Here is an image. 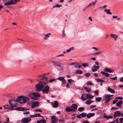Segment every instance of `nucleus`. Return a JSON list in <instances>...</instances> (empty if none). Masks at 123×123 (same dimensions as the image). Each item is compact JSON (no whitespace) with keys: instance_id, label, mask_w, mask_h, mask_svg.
Returning <instances> with one entry per match:
<instances>
[{"instance_id":"nucleus-1","label":"nucleus","mask_w":123,"mask_h":123,"mask_svg":"<svg viewBox=\"0 0 123 123\" xmlns=\"http://www.w3.org/2000/svg\"><path fill=\"white\" fill-rule=\"evenodd\" d=\"M38 81H40L36 85L35 87L37 92H39L42 90L44 86L46 85V82L48 81L47 78L45 76H43L40 80H38Z\"/></svg>"},{"instance_id":"nucleus-2","label":"nucleus","mask_w":123,"mask_h":123,"mask_svg":"<svg viewBox=\"0 0 123 123\" xmlns=\"http://www.w3.org/2000/svg\"><path fill=\"white\" fill-rule=\"evenodd\" d=\"M29 99L28 97L24 96H20L16 99L17 102H18L21 104H22L28 101Z\"/></svg>"},{"instance_id":"nucleus-3","label":"nucleus","mask_w":123,"mask_h":123,"mask_svg":"<svg viewBox=\"0 0 123 123\" xmlns=\"http://www.w3.org/2000/svg\"><path fill=\"white\" fill-rule=\"evenodd\" d=\"M31 119L30 117H24L21 120V122L22 123H28L30 122Z\"/></svg>"},{"instance_id":"nucleus-4","label":"nucleus","mask_w":123,"mask_h":123,"mask_svg":"<svg viewBox=\"0 0 123 123\" xmlns=\"http://www.w3.org/2000/svg\"><path fill=\"white\" fill-rule=\"evenodd\" d=\"M42 92L44 94H47L49 90V87L48 85L46 86L42 90Z\"/></svg>"},{"instance_id":"nucleus-5","label":"nucleus","mask_w":123,"mask_h":123,"mask_svg":"<svg viewBox=\"0 0 123 123\" xmlns=\"http://www.w3.org/2000/svg\"><path fill=\"white\" fill-rule=\"evenodd\" d=\"M41 96L38 93H34L33 96L31 98V99L34 100H37L38 99V98Z\"/></svg>"},{"instance_id":"nucleus-6","label":"nucleus","mask_w":123,"mask_h":123,"mask_svg":"<svg viewBox=\"0 0 123 123\" xmlns=\"http://www.w3.org/2000/svg\"><path fill=\"white\" fill-rule=\"evenodd\" d=\"M51 122L52 123H57V118L55 116H52L51 118Z\"/></svg>"},{"instance_id":"nucleus-7","label":"nucleus","mask_w":123,"mask_h":123,"mask_svg":"<svg viewBox=\"0 0 123 123\" xmlns=\"http://www.w3.org/2000/svg\"><path fill=\"white\" fill-rule=\"evenodd\" d=\"M121 115V113L120 111H117L114 112L113 116L114 117L116 118L117 117H120Z\"/></svg>"},{"instance_id":"nucleus-8","label":"nucleus","mask_w":123,"mask_h":123,"mask_svg":"<svg viewBox=\"0 0 123 123\" xmlns=\"http://www.w3.org/2000/svg\"><path fill=\"white\" fill-rule=\"evenodd\" d=\"M78 107L77 105L75 104H72L71 106L73 111H75L77 110Z\"/></svg>"},{"instance_id":"nucleus-9","label":"nucleus","mask_w":123,"mask_h":123,"mask_svg":"<svg viewBox=\"0 0 123 123\" xmlns=\"http://www.w3.org/2000/svg\"><path fill=\"white\" fill-rule=\"evenodd\" d=\"M86 115V114L84 112H83L80 115H77L76 117L78 118H80L82 117H84Z\"/></svg>"},{"instance_id":"nucleus-10","label":"nucleus","mask_w":123,"mask_h":123,"mask_svg":"<svg viewBox=\"0 0 123 123\" xmlns=\"http://www.w3.org/2000/svg\"><path fill=\"white\" fill-rule=\"evenodd\" d=\"M15 3L13 2L12 0H11L10 1H8L4 4L5 6L10 5H11L15 4Z\"/></svg>"},{"instance_id":"nucleus-11","label":"nucleus","mask_w":123,"mask_h":123,"mask_svg":"<svg viewBox=\"0 0 123 123\" xmlns=\"http://www.w3.org/2000/svg\"><path fill=\"white\" fill-rule=\"evenodd\" d=\"M94 95H92L89 93H86L85 94V96L86 97L87 99V98L89 99H91L92 98Z\"/></svg>"},{"instance_id":"nucleus-12","label":"nucleus","mask_w":123,"mask_h":123,"mask_svg":"<svg viewBox=\"0 0 123 123\" xmlns=\"http://www.w3.org/2000/svg\"><path fill=\"white\" fill-rule=\"evenodd\" d=\"M52 62L53 63L54 66H56L57 67H58L60 64V62H57L54 61H52Z\"/></svg>"},{"instance_id":"nucleus-13","label":"nucleus","mask_w":123,"mask_h":123,"mask_svg":"<svg viewBox=\"0 0 123 123\" xmlns=\"http://www.w3.org/2000/svg\"><path fill=\"white\" fill-rule=\"evenodd\" d=\"M39 103L37 101L33 102L31 105V107L32 108H34V106H37L39 105Z\"/></svg>"},{"instance_id":"nucleus-14","label":"nucleus","mask_w":123,"mask_h":123,"mask_svg":"<svg viewBox=\"0 0 123 123\" xmlns=\"http://www.w3.org/2000/svg\"><path fill=\"white\" fill-rule=\"evenodd\" d=\"M16 102H17L16 101V100H15L13 99L10 100H9V102L10 106H12V104H13V103H15Z\"/></svg>"},{"instance_id":"nucleus-15","label":"nucleus","mask_w":123,"mask_h":123,"mask_svg":"<svg viewBox=\"0 0 123 123\" xmlns=\"http://www.w3.org/2000/svg\"><path fill=\"white\" fill-rule=\"evenodd\" d=\"M95 114L93 113H89L86 114V117L88 118H90L91 117L94 116Z\"/></svg>"},{"instance_id":"nucleus-16","label":"nucleus","mask_w":123,"mask_h":123,"mask_svg":"<svg viewBox=\"0 0 123 123\" xmlns=\"http://www.w3.org/2000/svg\"><path fill=\"white\" fill-rule=\"evenodd\" d=\"M72 109L71 107H70L69 106L66 107L65 110L66 112L73 111V110Z\"/></svg>"},{"instance_id":"nucleus-17","label":"nucleus","mask_w":123,"mask_h":123,"mask_svg":"<svg viewBox=\"0 0 123 123\" xmlns=\"http://www.w3.org/2000/svg\"><path fill=\"white\" fill-rule=\"evenodd\" d=\"M58 106V103L57 101H55L54 102V103L53 104V107L55 108H57Z\"/></svg>"},{"instance_id":"nucleus-18","label":"nucleus","mask_w":123,"mask_h":123,"mask_svg":"<svg viewBox=\"0 0 123 123\" xmlns=\"http://www.w3.org/2000/svg\"><path fill=\"white\" fill-rule=\"evenodd\" d=\"M37 123H46V121L44 119L42 118L40 121H37Z\"/></svg>"},{"instance_id":"nucleus-19","label":"nucleus","mask_w":123,"mask_h":123,"mask_svg":"<svg viewBox=\"0 0 123 123\" xmlns=\"http://www.w3.org/2000/svg\"><path fill=\"white\" fill-rule=\"evenodd\" d=\"M111 37L114 38L115 40H117L118 38L117 35L115 34H111Z\"/></svg>"},{"instance_id":"nucleus-20","label":"nucleus","mask_w":123,"mask_h":123,"mask_svg":"<svg viewBox=\"0 0 123 123\" xmlns=\"http://www.w3.org/2000/svg\"><path fill=\"white\" fill-rule=\"evenodd\" d=\"M3 107L5 109H7L8 110H12V109L11 107H9L8 105H4Z\"/></svg>"},{"instance_id":"nucleus-21","label":"nucleus","mask_w":123,"mask_h":123,"mask_svg":"<svg viewBox=\"0 0 123 123\" xmlns=\"http://www.w3.org/2000/svg\"><path fill=\"white\" fill-rule=\"evenodd\" d=\"M106 101L104 103V104H106V103H108V94H106L103 98Z\"/></svg>"},{"instance_id":"nucleus-22","label":"nucleus","mask_w":123,"mask_h":123,"mask_svg":"<svg viewBox=\"0 0 123 123\" xmlns=\"http://www.w3.org/2000/svg\"><path fill=\"white\" fill-rule=\"evenodd\" d=\"M51 35V34L50 33L46 34L45 35V37H44V39H46L48 37H50L49 35Z\"/></svg>"},{"instance_id":"nucleus-23","label":"nucleus","mask_w":123,"mask_h":123,"mask_svg":"<svg viewBox=\"0 0 123 123\" xmlns=\"http://www.w3.org/2000/svg\"><path fill=\"white\" fill-rule=\"evenodd\" d=\"M75 73L77 74H82L83 73V72L80 70H78L76 71Z\"/></svg>"},{"instance_id":"nucleus-24","label":"nucleus","mask_w":123,"mask_h":123,"mask_svg":"<svg viewBox=\"0 0 123 123\" xmlns=\"http://www.w3.org/2000/svg\"><path fill=\"white\" fill-rule=\"evenodd\" d=\"M22 107H18L15 108L14 109H13L12 110L22 111Z\"/></svg>"},{"instance_id":"nucleus-25","label":"nucleus","mask_w":123,"mask_h":123,"mask_svg":"<svg viewBox=\"0 0 123 123\" xmlns=\"http://www.w3.org/2000/svg\"><path fill=\"white\" fill-rule=\"evenodd\" d=\"M68 83L70 84V85H72L74 82V81L72 79H69L68 80Z\"/></svg>"},{"instance_id":"nucleus-26","label":"nucleus","mask_w":123,"mask_h":123,"mask_svg":"<svg viewBox=\"0 0 123 123\" xmlns=\"http://www.w3.org/2000/svg\"><path fill=\"white\" fill-rule=\"evenodd\" d=\"M123 103V102L122 101H120L118 102L116 104V105L118 107H119V106L121 105Z\"/></svg>"},{"instance_id":"nucleus-27","label":"nucleus","mask_w":123,"mask_h":123,"mask_svg":"<svg viewBox=\"0 0 123 123\" xmlns=\"http://www.w3.org/2000/svg\"><path fill=\"white\" fill-rule=\"evenodd\" d=\"M108 91L112 93H114L115 92V91L114 90L111 89L110 87H108Z\"/></svg>"},{"instance_id":"nucleus-28","label":"nucleus","mask_w":123,"mask_h":123,"mask_svg":"<svg viewBox=\"0 0 123 123\" xmlns=\"http://www.w3.org/2000/svg\"><path fill=\"white\" fill-rule=\"evenodd\" d=\"M84 95V94H83L81 96V98L82 100H85L87 99L86 97L85 96V97Z\"/></svg>"},{"instance_id":"nucleus-29","label":"nucleus","mask_w":123,"mask_h":123,"mask_svg":"<svg viewBox=\"0 0 123 123\" xmlns=\"http://www.w3.org/2000/svg\"><path fill=\"white\" fill-rule=\"evenodd\" d=\"M57 67V69L59 71H61L63 69V67L62 66H61L60 64Z\"/></svg>"},{"instance_id":"nucleus-30","label":"nucleus","mask_w":123,"mask_h":123,"mask_svg":"<svg viewBox=\"0 0 123 123\" xmlns=\"http://www.w3.org/2000/svg\"><path fill=\"white\" fill-rule=\"evenodd\" d=\"M85 110V108L84 107H81L79 108L78 109V111L80 112H81Z\"/></svg>"},{"instance_id":"nucleus-31","label":"nucleus","mask_w":123,"mask_h":123,"mask_svg":"<svg viewBox=\"0 0 123 123\" xmlns=\"http://www.w3.org/2000/svg\"><path fill=\"white\" fill-rule=\"evenodd\" d=\"M50 74V73H45V74H41V75H37V76L38 77H39V78H40V77H41V76H42V77L43 76H44L45 75H47V74Z\"/></svg>"},{"instance_id":"nucleus-32","label":"nucleus","mask_w":123,"mask_h":123,"mask_svg":"<svg viewBox=\"0 0 123 123\" xmlns=\"http://www.w3.org/2000/svg\"><path fill=\"white\" fill-rule=\"evenodd\" d=\"M114 69L113 68H108V73H112L114 71Z\"/></svg>"},{"instance_id":"nucleus-33","label":"nucleus","mask_w":123,"mask_h":123,"mask_svg":"<svg viewBox=\"0 0 123 123\" xmlns=\"http://www.w3.org/2000/svg\"><path fill=\"white\" fill-rule=\"evenodd\" d=\"M87 85H90V86H92V85H93V84L92 82L89 81H87V82L86 83Z\"/></svg>"},{"instance_id":"nucleus-34","label":"nucleus","mask_w":123,"mask_h":123,"mask_svg":"<svg viewBox=\"0 0 123 123\" xmlns=\"http://www.w3.org/2000/svg\"><path fill=\"white\" fill-rule=\"evenodd\" d=\"M102 99V98L100 97H98L97 98L96 97L95 99L96 101L98 102H99Z\"/></svg>"},{"instance_id":"nucleus-35","label":"nucleus","mask_w":123,"mask_h":123,"mask_svg":"<svg viewBox=\"0 0 123 123\" xmlns=\"http://www.w3.org/2000/svg\"><path fill=\"white\" fill-rule=\"evenodd\" d=\"M33 93H31L29 94L28 95V96L29 97H31V98L33 96Z\"/></svg>"},{"instance_id":"nucleus-36","label":"nucleus","mask_w":123,"mask_h":123,"mask_svg":"<svg viewBox=\"0 0 123 123\" xmlns=\"http://www.w3.org/2000/svg\"><path fill=\"white\" fill-rule=\"evenodd\" d=\"M18 106V105L16 103H15L14 105L12 104V106H11L10 107H11L12 109V110L13 109V108L16 107Z\"/></svg>"},{"instance_id":"nucleus-37","label":"nucleus","mask_w":123,"mask_h":123,"mask_svg":"<svg viewBox=\"0 0 123 123\" xmlns=\"http://www.w3.org/2000/svg\"><path fill=\"white\" fill-rule=\"evenodd\" d=\"M93 68L97 69L99 68L100 67L99 66H97L96 65H94L93 66Z\"/></svg>"},{"instance_id":"nucleus-38","label":"nucleus","mask_w":123,"mask_h":123,"mask_svg":"<svg viewBox=\"0 0 123 123\" xmlns=\"http://www.w3.org/2000/svg\"><path fill=\"white\" fill-rule=\"evenodd\" d=\"M100 73L105 75L106 77H108V73L102 71L100 72Z\"/></svg>"},{"instance_id":"nucleus-39","label":"nucleus","mask_w":123,"mask_h":123,"mask_svg":"<svg viewBox=\"0 0 123 123\" xmlns=\"http://www.w3.org/2000/svg\"><path fill=\"white\" fill-rule=\"evenodd\" d=\"M85 104L88 105L90 104H91L90 101L89 100H87L85 102Z\"/></svg>"},{"instance_id":"nucleus-40","label":"nucleus","mask_w":123,"mask_h":123,"mask_svg":"<svg viewBox=\"0 0 123 123\" xmlns=\"http://www.w3.org/2000/svg\"><path fill=\"white\" fill-rule=\"evenodd\" d=\"M35 111L36 112H42V110L39 109H37L35 110Z\"/></svg>"},{"instance_id":"nucleus-41","label":"nucleus","mask_w":123,"mask_h":123,"mask_svg":"<svg viewBox=\"0 0 123 123\" xmlns=\"http://www.w3.org/2000/svg\"><path fill=\"white\" fill-rule=\"evenodd\" d=\"M64 77H59L58 78L56 79V80H59L60 81H62Z\"/></svg>"},{"instance_id":"nucleus-42","label":"nucleus","mask_w":123,"mask_h":123,"mask_svg":"<svg viewBox=\"0 0 123 123\" xmlns=\"http://www.w3.org/2000/svg\"><path fill=\"white\" fill-rule=\"evenodd\" d=\"M117 76L115 77H114L111 78L110 79L112 80H116L117 79Z\"/></svg>"},{"instance_id":"nucleus-43","label":"nucleus","mask_w":123,"mask_h":123,"mask_svg":"<svg viewBox=\"0 0 123 123\" xmlns=\"http://www.w3.org/2000/svg\"><path fill=\"white\" fill-rule=\"evenodd\" d=\"M98 91L97 90H96L95 91H93L92 92H94L95 95H98Z\"/></svg>"},{"instance_id":"nucleus-44","label":"nucleus","mask_w":123,"mask_h":123,"mask_svg":"<svg viewBox=\"0 0 123 123\" xmlns=\"http://www.w3.org/2000/svg\"><path fill=\"white\" fill-rule=\"evenodd\" d=\"M97 81L98 82H104V81L101 79H98L97 80Z\"/></svg>"},{"instance_id":"nucleus-45","label":"nucleus","mask_w":123,"mask_h":123,"mask_svg":"<svg viewBox=\"0 0 123 123\" xmlns=\"http://www.w3.org/2000/svg\"><path fill=\"white\" fill-rule=\"evenodd\" d=\"M22 111H26L27 110H29V109H26L25 108V107H22Z\"/></svg>"},{"instance_id":"nucleus-46","label":"nucleus","mask_w":123,"mask_h":123,"mask_svg":"<svg viewBox=\"0 0 123 123\" xmlns=\"http://www.w3.org/2000/svg\"><path fill=\"white\" fill-rule=\"evenodd\" d=\"M34 116L35 117H39L40 116V114L39 113L35 114Z\"/></svg>"},{"instance_id":"nucleus-47","label":"nucleus","mask_w":123,"mask_h":123,"mask_svg":"<svg viewBox=\"0 0 123 123\" xmlns=\"http://www.w3.org/2000/svg\"><path fill=\"white\" fill-rule=\"evenodd\" d=\"M102 52H96L94 53L93 54V55H97L98 54H99L101 53H102Z\"/></svg>"},{"instance_id":"nucleus-48","label":"nucleus","mask_w":123,"mask_h":123,"mask_svg":"<svg viewBox=\"0 0 123 123\" xmlns=\"http://www.w3.org/2000/svg\"><path fill=\"white\" fill-rule=\"evenodd\" d=\"M85 75L87 77H89L91 75V74L89 73H86L85 74Z\"/></svg>"},{"instance_id":"nucleus-49","label":"nucleus","mask_w":123,"mask_h":123,"mask_svg":"<svg viewBox=\"0 0 123 123\" xmlns=\"http://www.w3.org/2000/svg\"><path fill=\"white\" fill-rule=\"evenodd\" d=\"M30 112L28 111H24L23 114H29Z\"/></svg>"},{"instance_id":"nucleus-50","label":"nucleus","mask_w":123,"mask_h":123,"mask_svg":"<svg viewBox=\"0 0 123 123\" xmlns=\"http://www.w3.org/2000/svg\"><path fill=\"white\" fill-rule=\"evenodd\" d=\"M62 81V83L64 84H65L66 83V81L64 78H63V80Z\"/></svg>"},{"instance_id":"nucleus-51","label":"nucleus","mask_w":123,"mask_h":123,"mask_svg":"<svg viewBox=\"0 0 123 123\" xmlns=\"http://www.w3.org/2000/svg\"><path fill=\"white\" fill-rule=\"evenodd\" d=\"M116 99H118L120 100H122L123 99L121 97H117L115 98Z\"/></svg>"},{"instance_id":"nucleus-52","label":"nucleus","mask_w":123,"mask_h":123,"mask_svg":"<svg viewBox=\"0 0 123 123\" xmlns=\"http://www.w3.org/2000/svg\"><path fill=\"white\" fill-rule=\"evenodd\" d=\"M86 91L88 92H91L90 88L89 87H88L87 89H86Z\"/></svg>"},{"instance_id":"nucleus-53","label":"nucleus","mask_w":123,"mask_h":123,"mask_svg":"<svg viewBox=\"0 0 123 123\" xmlns=\"http://www.w3.org/2000/svg\"><path fill=\"white\" fill-rule=\"evenodd\" d=\"M82 65L83 67H85L87 66V63H84L82 64Z\"/></svg>"},{"instance_id":"nucleus-54","label":"nucleus","mask_w":123,"mask_h":123,"mask_svg":"<svg viewBox=\"0 0 123 123\" xmlns=\"http://www.w3.org/2000/svg\"><path fill=\"white\" fill-rule=\"evenodd\" d=\"M97 1L95 0L94 1H93L92 2L91 4L92 5H94L96 3Z\"/></svg>"},{"instance_id":"nucleus-55","label":"nucleus","mask_w":123,"mask_h":123,"mask_svg":"<svg viewBox=\"0 0 123 123\" xmlns=\"http://www.w3.org/2000/svg\"><path fill=\"white\" fill-rule=\"evenodd\" d=\"M103 7L102 6V7H99L97 9V10H98L100 11H101V10H102L103 9Z\"/></svg>"},{"instance_id":"nucleus-56","label":"nucleus","mask_w":123,"mask_h":123,"mask_svg":"<svg viewBox=\"0 0 123 123\" xmlns=\"http://www.w3.org/2000/svg\"><path fill=\"white\" fill-rule=\"evenodd\" d=\"M62 36L64 37L65 35V34L64 33V30H63L62 31Z\"/></svg>"},{"instance_id":"nucleus-57","label":"nucleus","mask_w":123,"mask_h":123,"mask_svg":"<svg viewBox=\"0 0 123 123\" xmlns=\"http://www.w3.org/2000/svg\"><path fill=\"white\" fill-rule=\"evenodd\" d=\"M118 108H115L114 107H112L111 108V109L112 110H117L118 109Z\"/></svg>"},{"instance_id":"nucleus-58","label":"nucleus","mask_w":123,"mask_h":123,"mask_svg":"<svg viewBox=\"0 0 123 123\" xmlns=\"http://www.w3.org/2000/svg\"><path fill=\"white\" fill-rule=\"evenodd\" d=\"M59 122L64 123V121L63 119H61L59 120Z\"/></svg>"},{"instance_id":"nucleus-59","label":"nucleus","mask_w":123,"mask_h":123,"mask_svg":"<svg viewBox=\"0 0 123 123\" xmlns=\"http://www.w3.org/2000/svg\"><path fill=\"white\" fill-rule=\"evenodd\" d=\"M117 101V99H115L113 101V104H115Z\"/></svg>"},{"instance_id":"nucleus-60","label":"nucleus","mask_w":123,"mask_h":123,"mask_svg":"<svg viewBox=\"0 0 123 123\" xmlns=\"http://www.w3.org/2000/svg\"><path fill=\"white\" fill-rule=\"evenodd\" d=\"M55 7L59 8V5L58 4H57L56 5H55L53 7V8H54Z\"/></svg>"},{"instance_id":"nucleus-61","label":"nucleus","mask_w":123,"mask_h":123,"mask_svg":"<svg viewBox=\"0 0 123 123\" xmlns=\"http://www.w3.org/2000/svg\"><path fill=\"white\" fill-rule=\"evenodd\" d=\"M55 80L54 79H51L49 80V81L50 82H52L54 81Z\"/></svg>"},{"instance_id":"nucleus-62","label":"nucleus","mask_w":123,"mask_h":123,"mask_svg":"<svg viewBox=\"0 0 123 123\" xmlns=\"http://www.w3.org/2000/svg\"><path fill=\"white\" fill-rule=\"evenodd\" d=\"M96 107V105H92L90 107L91 108H94L95 107Z\"/></svg>"},{"instance_id":"nucleus-63","label":"nucleus","mask_w":123,"mask_h":123,"mask_svg":"<svg viewBox=\"0 0 123 123\" xmlns=\"http://www.w3.org/2000/svg\"><path fill=\"white\" fill-rule=\"evenodd\" d=\"M120 123H122L123 120V118H122L120 119Z\"/></svg>"},{"instance_id":"nucleus-64","label":"nucleus","mask_w":123,"mask_h":123,"mask_svg":"<svg viewBox=\"0 0 123 123\" xmlns=\"http://www.w3.org/2000/svg\"><path fill=\"white\" fill-rule=\"evenodd\" d=\"M120 81L123 82V77H121L119 80Z\"/></svg>"}]
</instances>
